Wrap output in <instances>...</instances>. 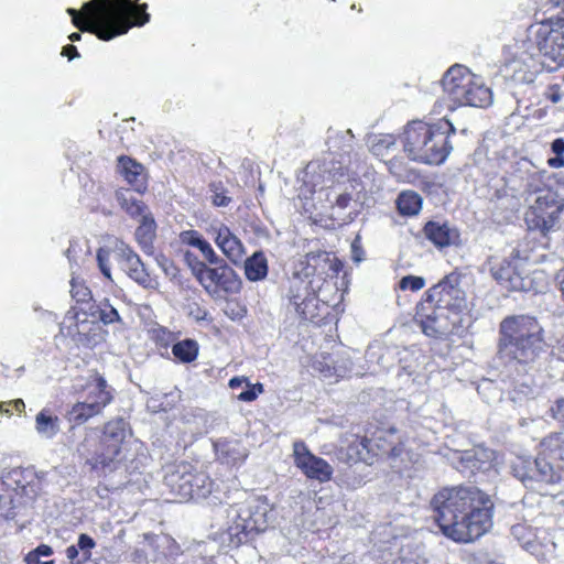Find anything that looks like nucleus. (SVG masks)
<instances>
[{
    "mask_svg": "<svg viewBox=\"0 0 564 564\" xmlns=\"http://www.w3.org/2000/svg\"><path fill=\"white\" fill-rule=\"evenodd\" d=\"M431 503L441 531L455 542H473L492 527L494 503L477 487L444 488Z\"/></svg>",
    "mask_w": 564,
    "mask_h": 564,
    "instance_id": "obj_1",
    "label": "nucleus"
},
{
    "mask_svg": "<svg viewBox=\"0 0 564 564\" xmlns=\"http://www.w3.org/2000/svg\"><path fill=\"white\" fill-rule=\"evenodd\" d=\"M139 0H90L83 12L68 8L73 24L90 32L102 41H110L128 33L132 26H142L150 21L148 4Z\"/></svg>",
    "mask_w": 564,
    "mask_h": 564,
    "instance_id": "obj_2",
    "label": "nucleus"
},
{
    "mask_svg": "<svg viewBox=\"0 0 564 564\" xmlns=\"http://www.w3.org/2000/svg\"><path fill=\"white\" fill-rule=\"evenodd\" d=\"M466 308V294L459 286V275L451 273L427 291L416 314L424 334L444 336L463 327Z\"/></svg>",
    "mask_w": 564,
    "mask_h": 564,
    "instance_id": "obj_3",
    "label": "nucleus"
},
{
    "mask_svg": "<svg viewBox=\"0 0 564 564\" xmlns=\"http://www.w3.org/2000/svg\"><path fill=\"white\" fill-rule=\"evenodd\" d=\"M543 327L529 315H512L499 325L497 359L509 371L525 373L544 350Z\"/></svg>",
    "mask_w": 564,
    "mask_h": 564,
    "instance_id": "obj_4",
    "label": "nucleus"
},
{
    "mask_svg": "<svg viewBox=\"0 0 564 564\" xmlns=\"http://www.w3.org/2000/svg\"><path fill=\"white\" fill-rule=\"evenodd\" d=\"M455 132V127L447 119L433 124L413 121L404 130V152L413 161L440 165L453 150L449 137Z\"/></svg>",
    "mask_w": 564,
    "mask_h": 564,
    "instance_id": "obj_5",
    "label": "nucleus"
},
{
    "mask_svg": "<svg viewBox=\"0 0 564 564\" xmlns=\"http://www.w3.org/2000/svg\"><path fill=\"white\" fill-rule=\"evenodd\" d=\"M443 90L452 102L458 106L487 107L492 104V93L482 79L463 65L452 66L443 76Z\"/></svg>",
    "mask_w": 564,
    "mask_h": 564,
    "instance_id": "obj_6",
    "label": "nucleus"
},
{
    "mask_svg": "<svg viewBox=\"0 0 564 564\" xmlns=\"http://www.w3.org/2000/svg\"><path fill=\"white\" fill-rule=\"evenodd\" d=\"M130 430L122 419L108 422L102 432L100 445L88 460L93 468L113 471L127 460Z\"/></svg>",
    "mask_w": 564,
    "mask_h": 564,
    "instance_id": "obj_7",
    "label": "nucleus"
},
{
    "mask_svg": "<svg viewBox=\"0 0 564 564\" xmlns=\"http://www.w3.org/2000/svg\"><path fill=\"white\" fill-rule=\"evenodd\" d=\"M564 212V198L551 188L541 191L525 213V224L531 230H536L544 237L555 232L561 227Z\"/></svg>",
    "mask_w": 564,
    "mask_h": 564,
    "instance_id": "obj_8",
    "label": "nucleus"
},
{
    "mask_svg": "<svg viewBox=\"0 0 564 564\" xmlns=\"http://www.w3.org/2000/svg\"><path fill=\"white\" fill-rule=\"evenodd\" d=\"M545 171H540L529 160L521 159L511 165L503 176L505 187L508 195L520 197L527 194H536L544 188Z\"/></svg>",
    "mask_w": 564,
    "mask_h": 564,
    "instance_id": "obj_9",
    "label": "nucleus"
},
{
    "mask_svg": "<svg viewBox=\"0 0 564 564\" xmlns=\"http://www.w3.org/2000/svg\"><path fill=\"white\" fill-rule=\"evenodd\" d=\"M513 475L529 489L541 491L543 485L560 481L561 475L543 457L519 456L512 463Z\"/></svg>",
    "mask_w": 564,
    "mask_h": 564,
    "instance_id": "obj_10",
    "label": "nucleus"
},
{
    "mask_svg": "<svg viewBox=\"0 0 564 564\" xmlns=\"http://www.w3.org/2000/svg\"><path fill=\"white\" fill-rule=\"evenodd\" d=\"M44 473L32 468H14L3 478V485L12 490L17 498L32 500L42 490Z\"/></svg>",
    "mask_w": 564,
    "mask_h": 564,
    "instance_id": "obj_11",
    "label": "nucleus"
},
{
    "mask_svg": "<svg viewBox=\"0 0 564 564\" xmlns=\"http://www.w3.org/2000/svg\"><path fill=\"white\" fill-rule=\"evenodd\" d=\"M294 464L310 479L327 482L332 479L334 469L323 458L312 454L303 442L293 444Z\"/></svg>",
    "mask_w": 564,
    "mask_h": 564,
    "instance_id": "obj_12",
    "label": "nucleus"
},
{
    "mask_svg": "<svg viewBox=\"0 0 564 564\" xmlns=\"http://www.w3.org/2000/svg\"><path fill=\"white\" fill-rule=\"evenodd\" d=\"M192 468L193 466L185 462L166 468L163 484L178 501L193 499Z\"/></svg>",
    "mask_w": 564,
    "mask_h": 564,
    "instance_id": "obj_13",
    "label": "nucleus"
},
{
    "mask_svg": "<svg viewBox=\"0 0 564 564\" xmlns=\"http://www.w3.org/2000/svg\"><path fill=\"white\" fill-rule=\"evenodd\" d=\"M208 232L214 237L215 243L230 262L239 264L243 261L245 246L226 225H210Z\"/></svg>",
    "mask_w": 564,
    "mask_h": 564,
    "instance_id": "obj_14",
    "label": "nucleus"
},
{
    "mask_svg": "<svg viewBox=\"0 0 564 564\" xmlns=\"http://www.w3.org/2000/svg\"><path fill=\"white\" fill-rule=\"evenodd\" d=\"M217 267L210 268L204 289L207 292L216 291L220 289L226 293L237 294L240 292L242 281L236 271L230 268L223 259L221 262L216 264Z\"/></svg>",
    "mask_w": 564,
    "mask_h": 564,
    "instance_id": "obj_15",
    "label": "nucleus"
},
{
    "mask_svg": "<svg viewBox=\"0 0 564 564\" xmlns=\"http://www.w3.org/2000/svg\"><path fill=\"white\" fill-rule=\"evenodd\" d=\"M116 257L123 271L137 283L144 288H150L152 279L147 272L140 257L124 242L117 245Z\"/></svg>",
    "mask_w": 564,
    "mask_h": 564,
    "instance_id": "obj_16",
    "label": "nucleus"
},
{
    "mask_svg": "<svg viewBox=\"0 0 564 564\" xmlns=\"http://www.w3.org/2000/svg\"><path fill=\"white\" fill-rule=\"evenodd\" d=\"M242 512L246 514L247 524H243L240 530H249L252 533L267 529L270 520V506L265 499L251 498L246 500Z\"/></svg>",
    "mask_w": 564,
    "mask_h": 564,
    "instance_id": "obj_17",
    "label": "nucleus"
},
{
    "mask_svg": "<svg viewBox=\"0 0 564 564\" xmlns=\"http://www.w3.org/2000/svg\"><path fill=\"white\" fill-rule=\"evenodd\" d=\"M99 401H80L75 403L67 412L66 417L69 422L82 424L90 417L99 415L109 404V395L106 392L99 394Z\"/></svg>",
    "mask_w": 564,
    "mask_h": 564,
    "instance_id": "obj_18",
    "label": "nucleus"
},
{
    "mask_svg": "<svg viewBox=\"0 0 564 564\" xmlns=\"http://www.w3.org/2000/svg\"><path fill=\"white\" fill-rule=\"evenodd\" d=\"M316 173H318L322 181H313V186L326 185L327 181H339L345 175L341 163L335 162L330 154L328 158H324L322 162H310L306 165V175Z\"/></svg>",
    "mask_w": 564,
    "mask_h": 564,
    "instance_id": "obj_19",
    "label": "nucleus"
},
{
    "mask_svg": "<svg viewBox=\"0 0 564 564\" xmlns=\"http://www.w3.org/2000/svg\"><path fill=\"white\" fill-rule=\"evenodd\" d=\"M243 502L230 506L226 510L227 527L226 533L229 536L230 543L239 545L245 542L249 535V530H240L243 524H247L246 514L242 512Z\"/></svg>",
    "mask_w": 564,
    "mask_h": 564,
    "instance_id": "obj_20",
    "label": "nucleus"
},
{
    "mask_svg": "<svg viewBox=\"0 0 564 564\" xmlns=\"http://www.w3.org/2000/svg\"><path fill=\"white\" fill-rule=\"evenodd\" d=\"M490 272L498 283L509 290H519L523 286L522 279L510 260L503 259L492 263Z\"/></svg>",
    "mask_w": 564,
    "mask_h": 564,
    "instance_id": "obj_21",
    "label": "nucleus"
},
{
    "mask_svg": "<svg viewBox=\"0 0 564 564\" xmlns=\"http://www.w3.org/2000/svg\"><path fill=\"white\" fill-rule=\"evenodd\" d=\"M214 448L218 459L226 464L242 463L248 452L238 440L220 438L214 443Z\"/></svg>",
    "mask_w": 564,
    "mask_h": 564,
    "instance_id": "obj_22",
    "label": "nucleus"
},
{
    "mask_svg": "<svg viewBox=\"0 0 564 564\" xmlns=\"http://www.w3.org/2000/svg\"><path fill=\"white\" fill-rule=\"evenodd\" d=\"M142 540L131 553V561L134 564H149L156 562L159 558V536L152 533H143Z\"/></svg>",
    "mask_w": 564,
    "mask_h": 564,
    "instance_id": "obj_23",
    "label": "nucleus"
},
{
    "mask_svg": "<svg viewBox=\"0 0 564 564\" xmlns=\"http://www.w3.org/2000/svg\"><path fill=\"white\" fill-rule=\"evenodd\" d=\"M426 238L436 247L443 248L455 242L457 239L456 230L449 228L446 224L430 221L424 227Z\"/></svg>",
    "mask_w": 564,
    "mask_h": 564,
    "instance_id": "obj_24",
    "label": "nucleus"
},
{
    "mask_svg": "<svg viewBox=\"0 0 564 564\" xmlns=\"http://www.w3.org/2000/svg\"><path fill=\"white\" fill-rule=\"evenodd\" d=\"M135 239L143 252L153 253V241L156 237V223L151 215H144L135 229Z\"/></svg>",
    "mask_w": 564,
    "mask_h": 564,
    "instance_id": "obj_25",
    "label": "nucleus"
},
{
    "mask_svg": "<svg viewBox=\"0 0 564 564\" xmlns=\"http://www.w3.org/2000/svg\"><path fill=\"white\" fill-rule=\"evenodd\" d=\"M100 330V326L94 322L83 319L75 323V332L69 329L68 335L74 337V340L84 346H94L100 340V335L96 332Z\"/></svg>",
    "mask_w": 564,
    "mask_h": 564,
    "instance_id": "obj_26",
    "label": "nucleus"
},
{
    "mask_svg": "<svg viewBox=\"0 0 564 564\" xmlns=\"http://www.w3.org/2000/svg\"><path fill=\"white\" fill-rule=\"evenodd\" d=\"M59 419L50 410L43 409L35 416V431L45 440L54 438L59 432Z\"/></svg>",
    "mask_w": 564,
    "mask_h": 564,
    "instance_id": "obj_27",
    "label": "nucleus"
},
{
    "mask_svg": "<svg viewBox=\"0 0 564 564\" xmlns=\"http://www.w3.org/2000/svg\"><path fill=\"white\" fill-rule=\"evenodd\" d=\"M245 275L249 281H262L268 275V260L262 251L254 252L243 261Z\"/></svg>",
    "mask_w": 564,
    "mask_h": 564,
    "instance_id": "obj_28",
    "label": "nucleus"
},
{
    "mask_svg": "<svg viewBox=\"0 0 564 564\" xmlns=\"http://www.w3.org/2000/svg\"><path fill=\"white\" fill-rule=\"evenodd\" d=\"M118 170L124 180L133 185L138 192L143 187L141 181L143 166L128 156H120L118 159Z\"/></svg>",
    "mask_w": 564,
    "mask_h": 564,
    "instance_id": "obj_29",
    "label": "nucleus"
},
{
    "mask_svg": "<svg viewBox=\"0 0 564 564\" xmlns=\"http://www.w3.org/2000/svg\"><path fill=\"white\" fill-rule=\"evenodd\" d=\"M117 200L124 212L133 218L140 217L143 219L144 215H151L148 210L147 205L137 199L133 194L129 191L118 192Z\"/></svg>",
    "mask_w": 564,
    "mask_h": 564,
    "instance_id": "obj_30",
    "label": "nucleus"
},
{
    "mask_svg": "<svg viewBox=\"0 0 564 564\" xmlns=\"http://www.w3.org/2000/svg\"><path fill=\"white\" fill-rule=\"evenodd\" d=\"M91 316L97 317L105 325L118 324L120 328L126 327L118 308L111 305L109 300L101 301L91 312Z\"/></svg>",
    "mask_w": 564,
    "mask_h": 564,
    "instance_id": "obj_31",
    "label": "nucleus"
},
{
    "mask_svg": "<svg viewBox=\"0 0 564 564\" xmlns=\"http://www.w3.org/2000/svg\"><path fill=\"white\" fill-rule=\"evenodd\" d=\"M395 434L393 431L384 432L379 435L376 440V446L379 449L377 455H388L390 458L395 459L401 456L403 447L400 443H395Z\"/></svg>",
    "mask_w": 564,
    "mask_h": 564,
    "instance_id": "obj_32",
    "label": "nucleus"
},
{
    "mask_svg": "<svg viewBox=\"0 0 564 564\" xmlns=\"http://www.w3.org/2000/svg\"><path fill=\"white\" fill-rule=\"evenodd\" d=\"M397 206L400 214L413 216L421 210L422 199L417 193L413 191H404L398 196Z\"/></svg>",
    "mask_w": 564,
    "mask_h": 564,
    "instance_id": "obj_33",
    "label": "nucleus"
},
{
    "mask_svg": "<svg viewBox=\"0 0 564 564\" xmlns=\"http://www.w3.org/2000/svg\"><path fill=\"white\" fill-rule=\"evenodd\" d=\"M351 365L348 356H340L333 360V367L323 368L322 364H318L317 368L324 379H333L346 377L351 371Z\"/></svg>",
    "mask_w": 564,
    "mask_h": 564,
    "instance_id": "obj_34",
    "label": "nucleus"
},
{
    "mask_svg": "<svg viewBox=\"0 0 564 564\" xmlns=\"http://www.w3.org/2000/svg\"><path fill=\"white\" fill-rule=\"evenodd\" d=\"M397 149V141L392 134H378L370 139V151L378 158H386Z\"/></svg>",
    "mask_w": 564,
    "mask_h": 564,
    "instance_id": "obj_35",
    "label": "nucleus"
},
{
    "mask_svg": "<svg viewBox=\"0 0 564 564\" xmlns=\"http://www.w3.org/2000/svg\"><path fill=\"white\" fill-rule=\"evenodd\" d=\"M173 355L182 362H192L198 355V344L193 339H184L173 345Z\"/></svg>",
    "mask_w": 564,
    "mask_h": 564,
    "instance_id": "obj_36",
    "label": "nucleus"
},
{
    "mask_svg": "<svg viewBox=\"0 0 564 564\" xmlns=\"http://www.w3.org/2000/svg\"><path fill=\"white\" fill-rule=\"evenodd\" d=\"M86 389V401H99L98 397L101 392H106L109 395V403L113 399L111 389L108 387L107 381L105 380L104 377H101L98 373L90 377L89 381L87 382Z\"/></svg>",
    "mask_w": 564,
    "mask_h": 564,
    "instance_id": "obj_37",
    "label": "nucleus"
},
{
    "mask_svg": "<svg viewBox=\"0 0 564 564\" xmlns=\"http://www.w3.org/2000/svg\"><path fill=\"white\" fill-rule=\"evenodd\" d=\"M194 486L193 499H200L208 497L213 491L212 479L203 471L194 473L192 468V481Z\"/></svg>",
    "mask_w": 564,
    "mask_h": 564,
    "instance_id": "obj_38",
    "label": "nucleus"
},
{
    "mask_svg": "<svg viewBox=\"0 0 564 564\" xmlns=\"http://www.w3.org/2000/svg\"><path fill=\"white\" fill-rule=\"evenodd\" d=\"M354 134L351 130L329 131L328 147L329 150L348 152L352 147Z\"/></svg>",
    "mask_w": 564,
    "mask_h": 564,
    "instance_id": "obj_39",
    "label": "nucleus"
},
{
    "mask_svg": "<svg viewBox=\"0 0 564 564\" xmlns=\"http://www.w3.org/2000/svg\"><path fill=\"white\" fill-rule=\"evenodd\" d=\"M372 440L367 437H355L348 447L349 458L352 460H367L369 453L372 451Z\"/></svg>",
    "mask_w": 564,
    "mask_h": 564,
    "instance_id": "obj_40",
    "label": "nucleus"
},
{
    "mask_svg": "<svg viewBox=\"0 0 564 564\" xmlns=\"http://www.w3.org/2000/svg\"><path fill=\"white\" fill-rule=\"evenodd\" d=\"M52 554L53 549L50 545L41 544L28 553L25 562L26 564H54L53 560H42L43 557H50Z\"/></svg>",
    "mask_w": 564,
    "mask_h": 564,
    "instance_id": "obj_41",
    "label": "nucleus"
},
{
    "mask_svg": "<svg viewBox=\"0 0 564 564\" xmlns=\"http://www.w3.org/2000/svg\"><path fill=\"white\" fill-rule=\"evenodd\" d=\"M478 393L482 395L487 403H494L501 400L500 390L491 381H484L478 387Z\"/></svg>",
    "mask_w": 564,
    "mask_h": 564,
    "instance_id": "obj_42",
    "label": "nucleus"
},
{
    "mask_svg": "<svg viewBox=\"0 0 564 564\" xmlns=\"http://www.w3.org/2000/svg\"><path fill=\"white\" fill-rule=\"evenodd\" d=\"M76 546L79 550L82 560H85L87 562L91 557V550L96 546V542L88 534L82 533L78 536Z\"/></svg>",
    "mask_w": 564,
    "mask_h": 564,
    "instance_id": "obj_43",
    "label": "nucleus"
},
{
    "mask_svg": "<svg viewBox=\"0 0 564 564\" xmlns=\"http://www.w3.org/2000/svg\"><path fill=\"white\" fill-rule=\"evenodd\" d=\"M247 389L238 394V400L243 402L254 401L259 394L263 392V386L261 383L251 384L249 381L246 384Z\"/></svg>",
    "mask_w": 564,
    "mask_h": 564,
    "instance_id": "obj_44",
    "label": "nucleus"
},
{
    "mask_svg": "<svg viewBox=\"0 0 564 564\" xmlns=\"http://www.w3.org/2000/svg\"><path fill=\"white\" fill-rule=\"evenodd\" d=\"M210 267H208L205 262L194 258V263H191V271L193 275L198 280V282L204 288L207 275Z\"/></svg>",
    "mask_w": 564,
    "mask_h": 564,
    "instance_id": "obj_45",
    "label": "nucleus"
},
{
    "mask_svg": "<svg viewBox=\"0 0 564 564\" xmlns=\"http://www.w3.org/2000/svg\"><path fill=\"white\" fill-rule=\"evenodd\" d=\"M196 249L200 251L202 256L209 264H218L221 262V258L215 252L207 240L203 239Z\"/></svg>",
    "mask_w": 564,
    "mask_h": 564,
    "instance_id": "obj_46",
    "label": "nucleus"
},
{
    "mask_svg": "<svg viewBox=\"0 0 564 564\" xmlns=\"http://www.w3.org/2000/svg\"><path fill=\"white\" fill-rule=\"evenodd\" d=\"M178 239L182 245L197 248L204 238L197 230L189 229L182 231Z\"/></svg>",
    "mask_w": 564,
    "mask_h": 564,
    "instance_id": "obj_47",
    "label": "nucleus"
},
{
    "mask_svg": "<svg viewBox=\"0 0 564 564\" xmlns=\"http://www.w3.org/2000/svg\"><path fill=\"white\" fill-rule=\"evenodd\" d=\"M425 281L421 276L408 275L401 279L399 286L401 290H411L413 292L423 289Z\"/></svg>",
    "mask_w": 564,
    "mask_h": 564,
    "instance_id": "obj_48",
    "label": "nucleus"
},
{
    "mask_svg": "<svg viewBox=\"0 0 564 564\" xmlns=\"http://www.w3.org/2000/svg\"><path fill=\"white\" fill-rule=\"evenodd\" d=\"M70 294L77 302H86L90 299L89 289L77 283L75 280L70 282Z\"/></svg>",
    "mask_w": 564,
    "mask_h": 564,
    "instance_id": "obj_49",
    "label": "nucleus"
},
{
    "mask_svg": "<svg viewBox=\"0 0 564 564\" xmlns=\"http://www.w3.org/2000/svg\"><path fill=\"white\" fill-rule=\"evenodd\" d=\"M475 458L479 460L480 463H488L489 466H491L494 463L497 462L498 455L495 451L485 448V447H477L475 449Z\"/></svg>",
    "mask_w": 564,
    "mask_h": 564,
    "instance_id": "obj_50",
    "label": "nucleus"
},
{
    "mask_svg": "<svg viewBox=\"0 0 564 564\" xmlns=\"http://www.w3.org/2000/svg\"><path fill=\"white\" fill-rule=\"evenodd\" d=\"M219 186L216 184L210 185V191L213 192L212 202L215 206L223 207L227 206L230 202V198L226 196L223 192H218Z\"/></svg>",
    "mask_w": 564,
    "mask_h": 564,
    "instance_id": "obj_51",
    "label": "nucleus"
},
{
    "mask_svg": "<svg viewBox=\"0 0 564 564\" xmlns=\"http://www.w3.org/2000/svg\"><path fill=\"white\" fill-rule=\"evenodd\" d=\"M66 557L69 561L70 564H84L86 563L85 560H82V555L79 553L78 547L76 544L67 546L66 551Z\"/></svg>",
    "mask_w": 564,
    "mask_h": 564,
    "instance_id": "obj_52",
    "label": "nucleus"
},
{
    "mask_svg": "<svg viewBox=\"0 0 564 564\" xmlns=\"http://www.w3.org/2000/svg\"><path fill=\"white\" fill-rule=\"evenodd\" d=\"M97 261L102 274L107 278H110V267L108 265V252L100 249L97 253Z\"/></svg>",
    "mask_w": 564,
    "mask_h": 564,
    "instance_id": "obj_53",
    "label": "nucleus"
},
{
    "mask_svg": "<svg viewBox=\"0 0 564 564\" xmlns=\"http://www.w3.org/2000/svg\"><path fill=\"white\" fill-rule=\"evenodd\" d=\"M552 411L554 419L564 425V399L557 400Z\"/></svg>",
    "mask_w": 564,
    "mask_h": 564,
    "instance_id": "obj_54",
    "label": "nucleus"
},
{
    "mask_svg": "<svg viewBox=\"0 0 564 564\" xmlns=\"http://www.w3.org/2000/svg\"><path fill=\"white\" fill-rule=\"evenodd\" d=\"M304 302L305 301L301 297L300 294H292L290 296V303L294 306L299 314H305V308L303 307Z\"/></svg>",
    "mask_w": 564,
    "mask_h": 564,
    "instance_id": "obj_55",
    "label": "nucleus"
},
{
    "mask_svg": "<svg viewBox=\"0 0 564 564\" xmlns=\"http://www.w3.org/2000/svg\"><path fill=\"white\" fill-rule=\"evenodd\" d=\"M333 358L330 355H324L322 354L321 355V359H316L313 364V368L319 372V369L317 368V365L318 364H322V367L323 368H328V367H333Z\"/></svg>",
    "mask_w": 564,
    "mask_h": 564,
    "instance_id": "obj_56",
    "label": "nucleus"
},
{
    "mask_svg": "<svg viewBox=\"0 0 564 564\" xmlns=\"http://www.w3.org/2000/svg\"><path fill=\"white\" fill-rule=\"evenodd\" d=\"M552 151L557 155L564 154V139L557 138L551 144Z\"/></svg>",
    "mask_w": 564,
    "mask_h": 564,
    "instance_id": "obj_57",
    "label": "nucleus"
},
{
    "mask_svg": "<svg viewBox=\"0 0 564 564\" xmlns=\"http://www.w3.org/2000/svg\"><path fill=\"white\" fill-rule=\"evenodd\" d=\"M62 55L67 56L69 59H73V58L79 56L76 46H74L72 44H68L63 47Z\"/></svg>",
    "mask_w": 564,
    "mask_h": 564,
    "instance_id": "obj_58",
    "label": "nucleus"
},
{
    "mask_svg": "<svg viewBox=\"0 0 564 564\" xmlns=\"http://www.w3.org/2000/svg\"><path fill=\"white\" fill-rule=\"evenodd\" d=\"M350 200H351V196L349 194H347V193H344V194H340V195L337 196L336 205L339 208H346Z\"/></svg>",
    "mask_w": 564,
    "mask_h": 564,
    "instance_id": "obj_59",
    "label": "nucleus"
},
{
    "mask_svg": "<svg viewBox=\"0 0 564 564\" xmlns=\"http://www.w3.org/2000/svg\"><path fill=\"white\" fill-rule=\"evenodd\" d=\"M547 165L553 169H558L564 166V158L563 155H557L555 158H551L547 160Z\"/></svg>",
    "mask_w": 564,
    "mask_h": 564,
    "instance_id": "obj_60",
    "label": "nucleus"
},
{
    "mask_svg": "<svg viewBox=\"0 0 564 564\" xmlns=\"http://www.w3.org/2000/svg\"><path fill=\"white\" fill-rule=\"evenodd\" d=\"M248 380L246 377H234L229 380V387L231 389H237L242 387L243 384H247Z\"/></svg>",
    "mask_w": 564,
    "mask_h": 564,
    "instance_id": "obj_61",
    "label": "nucleus"
},
{
    "mask_svg": "<svg viewBox=\"0 0 564 564\" xmlns=\"http://www.w3.org/2000/svg\"><path fill=\"white\" fill-rule=\"evenodd\" d=\"M316 260L328 261L329 260V256L326 252H319L317 254H314V253H308L307 254V261L308 262L316 261Z\"/></svg>",
    "mask_w": 564,
    "mask_h": 564,
    "instance_id": "obj_62",
    "label": "nucleus"
},
{
    "mask_svg": "<svg viewBox=\"0 0 564 564\" xmlns=\"http://www.w3.org/2000/svg\"><path fill=\"white\" fill-rule=\"evenodd\" d=\"M10 406L13 408L17 412L21 413L25 409L24 401L22 399H15L9 402Z\"/></svg>",
    "mask_w": 564,
    "mask_h": 564,
    "instance_id": "obj_63",
    "label": "nucleus"
},
{
    "mask_svg": "<svg viewBox=\"0 0 564 564\" xmlns=\"http://www.w3.org/2000/svg\"><path fill=\"white\" fill-rule=\"evenodd\" d=\"M0 413L2 414H11V406L9 402H0Z\"/></svg>",
    "mask_w": 564,
    "mask_h": 564,
    "instance_id": "obj_64",
    "label": "nucleus"
}]
</instances>
